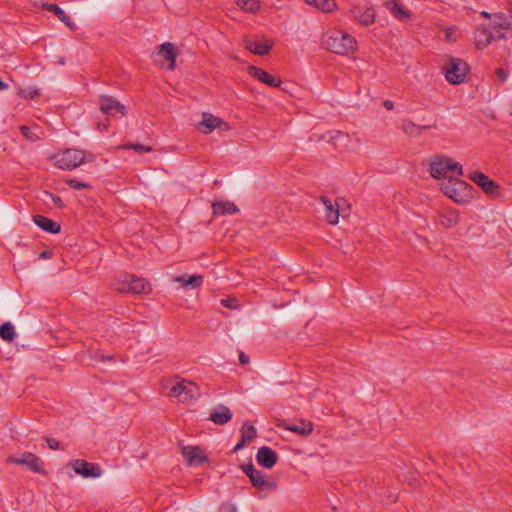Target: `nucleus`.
<instances>
[{"instance_id":"30","label":"nucleus","mask_w":512,"mask_h":512,"mask_svg":"<svg viewBox=\"0 0 512 512\" xmlns=\"http://www.w3.org/2000/svg\"><path fill=\"white\" fill-rule=\"evenodd\" d=\"M439 222L444 227H453L459 222V214L454 210H448L440 214Z\"/></svg>"},{"instance_id":"39","label":"nucleus","mask_w":512,"mask_h":512,"mask_svg":"<svg viewBox=\"0 0 512 512\" xmlns=\"http://www.w3.org/2000/svg\"><path fill=\"white\" fill-rule=\"evenodd\" d=\"M123 148L124 149H133L137 152H150L152 150V148L150 146H146L143 144H133V143L125 144V145H123Z\"/></svg>"},{"instance_id":"13","label":"nucleus","mask_w":512,"mask_h":512,"mask_svg":"<svg viewBox=\"0 0 512 512\" xmlns=\"http://www.w3.org/2000/svg\"><path fill=\"white\" fill-rule=\"evenodd\" d=\"M249 75L254 77L255 79L259 80L260 82L276 88L279 87L281 84L280 78L269 74L268 72L256 67V66H250L248 68Z\"/></svg>"},{"instance_id":"9","label":"nucleus","mask_w":512,"mask_h":512,"mask_svg":"<svg viewBox=\"0 0 512 512\" xmlns=\"http://www.w3.org/2000/svg\"><path fill=\"white\" fill-rule=\"evenodd\" d=\"M182 456L189 466H199L208 461L201 448L197 446H185L182 448Z\"/></svg>"},{"instance_id":"28","label":"nucleus","mask_w":512,"mask_h":512,"mask_svg":"<svg viewBox=\"0 0 512 512\" xmlns=\"http://www.w3.org/2000/svg\"><path fill=\"white\" fill-rule=\"evenodd\" d=\"M385 7L393 14L397 19L404 20L410 17V13L397 0H388L385 3Z\"/></svg>"},{"instance_id":"12","label":"nucleus","mask_w":512,"mask_h":512,"mask_svg":"<svg viewBox=\"0 0 512 512\" xmlns=\"http://www.w3.org/2000/svg\"><path fill=\"white\" fill-rule=\"evenodd\" d=\"M468 177L489 195H494L499 188V186L494 181L490 180L485 174L481 172H472Z\"/></svg>"},{"instance_id":"50","label":"nucleus","mask_w":512,"mask_h":512,"mask_svg":"<svg viewBox=\"0 0 512 512\" xmlns=\"http://www.w3.org/2000/svg\"><path fill=\"white\" fill-rule=\"evenodd\" d=\"M225 512H236V508L234 505L225 506Z\"/></svg>"},{"instance_id":"49","label":"nucleus","mask_w":512,"mask_h":512,"mask_svg":"<svg viewBox=\"0 0 512 512\" xmlns=\"http://www.w3.org/2000/svg\"><path fill=\"white\" fill-rule=\"evenodd\" d=\"M480 15H481L482 17H484V18H487V19H493V14H490V13H489V12H487V11H482V12L480 13Z\"/></svg>"},{"instance_id":"43","label":"nucleus","mask_w":512,"mask_h":512,"mask_svg":"<svg viewBox=\"0 0 512 512\" xmlns=\"http://www.w3.org/2000/svg\"><path fill=\"white\" fill-rule=\"evenodd\" d=\"M495 73L502 82H505L508 78V72L502 68H497Z\"/></svg>"},{"instance_id":"47","label":"nucleus","mask_w":512,"mask_h":512,"mask_svg":"<svg viewBox=\"0 0 512 512\" xmlns=\"http://www.w3.org/2000/svg\"><path fill=\"white\" fill-rule=\"evenodd\" d=\"M246 444V441H244L242 438L241 440L236 444V446L234 447L233 451L236 452L238 450H240L241 448H243Z\"/></svg>"},{"instance_id":"52","label":"nucleus","mask_w":512,"mask_h":512,"mask_svg":"<svg viewBox=\"0 0 512 512\" xmlns=\"http://www.w3.org/2000/svg\"><path fill=\"white\" fill-rule=\"evenodd\" d=\"M7 87L8 85L0 78V91L6 89Z\"/></svg>"},{"instance_id":"40","label":"nucleus","mask_w":512,"mask_h":512,"mask_svg":"<svg viewBox=\"0 0 512 512\" xmlns=\"http://www.w3.org/2000/svg\"><path fill=\"white\" fill-rule=\"evenodd\" d=\"M67 185L72 188V189H76V190H81V189H86L88 188V184L85 183V182H80L76 179H68L66 181Z\"/></svg>"},{"instance_id":"15","label":"nucleus","mask_w":512,"mask_h":512,"mask_svg":"<svg viewBox=\"0 0 512 512\" xmlns=\"http://www.w3.org/2000/svg\"><path fill=\"white\" fill-rule=\"evenodd\" d=\"M352 14L360 24L365 26L372 25L376 20L374 10L368 6H354Z\"/></svg>"},{"instance_id":"29","label":"nucleus","mask_w":512,"mask_h":512,"mask_svg":"<svg viewBox=\"0 0 512 512\" xmlns=\"http://www.w3.org/2000/svg\"><path fill=\"white\" fill-rule=\"evenodd\" d=\"M130 285L131 292L135 294L146 293L150 290L149 283L143 278L131 276Z\"/></svg>"},{"instance_id":"4","label":"nucleus","mask_w":512,"mask_h":512,"mask_svg":"<svg viewBox=\"0 0 512 512\" xmlns=\"http://www.w3.org/2000/svg\"><path fill=\"white\" fill-rule=\"evenodd\" d=\"M468 72V64L460 58H451L449 64L445 67L446 80L453 85L462 83Z\"/></svg>"},{"instance_id":"11","label":"nucleus","mask_w":512,"mask_h":512,"mask_svg":"<svg viewBox=\"0 0 512 512\" xmlns=\"http://www.w3.org/2000/svg\"><path fill=\"white\" fill-rule=\"evenodd\" d=\"M278 455L272 448L263 446L258 449L256 460L259 465L271 469L277 463Z\"/></svg>"},{"instance_id":"22","label":"nucleus","mask_w":512,"mask_h":512,"mask_svg":"<svg viewBox=\"0 0 512 512\" xmlns=\"http://www.w3.org/2000/svg\"><path fill=\"white\" fill-rule=\"evenodd\" d=\"M231 410L225 405H218L210 415V420L216 425H224L232 419Z\"/></svg>"},{"instance_id":"53","label":"nucleus","mask_w":512,"mask_h":512,"mask_svg":"<svg viewBox=\"0 0 512 512\" xmlns=\"http://www.w3.org/2000/svg\"><path fill=\"white\" fill-rule=\"evenodd\" d=\"M53 200L55 204L62 205V200L60 199V197H53Z\"/></svg>"},{"instance_id":"32","label":"nucleus","mask_w":512,"mask_h":512,"mask_svg":"<svg viewBox=\"0 0 512 512\" xmlns=\"http://www.w3.org/2000/svg\"><path fill=\"white\" fill-rule=\"evenodd\" d=\"M402 131L410 137H418L421 135V128L418 127L413 121L405 119L401 125Z\"/></svg>"},{"instance_id":"31","label":"nucleus","mask_w":512,"mask_h":512,"mask_svg":"<svg viewBox=\"0 0 512 512\" xmlns=\"http://www.w3.org/2000/svg\"><path fill=\"white\" fill-rule=\"evenodd\" d=\"M307 4L314 6L315 8L323 12H331L335 7L336 3L334 0H304Z\"/></svg>"},{"instance_id":"54","label":"nucleus","mask_w":512,"mask_h":512,"mask_svg":"<svg viewBox=\"0 0 512 512\" xmlns=\"http://www.w3.org/2000/svg\"><path fill=\"white\" fill-rule=\"evenodd\" d=\"M41 257H46V252H43V253L41 254Z\"/></svg>"},{"instance_id":"41","label":"nucleus","mask_w":512,"mask_h":512,"mask_svg":"<svg viewBox=\"0 0 512 512\" xmlns=\"http://www.w3.org/2000/svg\"><path fill=\"white\" fill-rule=\"evenodd\" d=\"M243 472L251 479L258 471L252 463H248L242 466Z\"/></svg>"},{"instance_id":"42","label":"nucleus","mask_w":512,"mask_h":512,"mask_svg":"<svg viewBox=\"0 0 512 512\" xmlns=\"http://www.w3.org/2000/svg\"><path fill=\"white\" fill-rule=\"evenodd\" d=\"M45 441L47 442L48 446L52 450H58L60 448V443L54 438H45Z\"/></svg>"},{"instance_id":"46","label":"nucleus","mask_w":512,"mask_h":512,"mask_svg":"<svg viewBox=\"0 0 512 512\" xmlns=\"http://www.w3.org/2000/svg\"><path fill=\"white\" fill-rule=\"evenodd\" d=\"M419 128H421V134L427 130V129H431V128H437V124H436V121L433 123V124H429V125H418Z\"/></svg>"},{"instance_id":"27","label":"nucleus","mask_w":512,"mask_h":512,"mask_svg":"<svg viewBox=\"0 0 512 512\" xmlns=\"http://www.w3.org/2000/svg\"><path fill=\"white\" fill-rule=\"evenodd\" d=\"M44 9L46 11H49L51 13H53L61 22H63L66 26L72 28L73 27V22L70 18V16H68L65 11L60 8L57 4H50V3H45L43 5Z\"/></svg>"},{"instance_id":"6","label":"nucleus","mask_w":512,"mask_h":512,"mask_svg":"<svg viewBox=\"0 0 512 512\" xmlns=\"http://www.w3.org/2000/svg\"><path fill=\"white\" fill-rule=\"evenodd\" d=\"M6 463H13L16 465L27 466L32 472L45 474L43 469V462L36 454L31 452H24L20 457L8 456Z\"/></svg>"},{"instance_id":"25","label":"nucleus","mask_w":512,"mask_h":512,"mask_svg":"<svg viewBox=\"0 0 512 512\" xmlns=\"http://www.w3.org/2000/svg\"><path fill=\"white\" fill-rule=\"evenodd\" d=\"M174 282L180 283L183 287L190 288V289H196L200 287L203 282L204 278L202 275H180L174 278Z\"/></svg>"},{"instance_id":"38","label":"nucleus","mask_w":512,"mask_h":512,"mask_svg":"<svg viewBox=\"0 0 512 512\" xmlns=\"http://www.w3.org/2000/svg\"><path fill=\"white\" fill-rule=\"evenodd\" d=\"M18 95L24 99H34L39 96V90L31 87L21 88L18 91Z\"/></svg>"},{"instance_id":"35","label":"nucleus","mask_w":512,"mask_h":512,"mask_svg":"<svg viewBox=\"0 0 512 512\" xmlns=\"http://www.w3.org/2000/svg\"><path fill=\"white\" fill-rule=\"evenodd\" d=\"M237 5L240 6L244 11L256 12L260 8L259 0H235Z\"/></svg>"},{"instance_id":"48","label":"nucleus","mask_w":512,"mask_h":512,"mask_svg":"<svg viewBox=\"0 0 512 512\" xmlns=\"http://www.w3.org/2000/svg\"><path fill=\"white\" fill-rule=\"evenodd\" d=\"M384 107L387 109V110H392L394 108V104L392 101L390 100H385L384 101Z\"/></svg>"},{"instance_id":"8","label":"nucleus","mask_w":512,"mask_h":512,"mask_svg":"<svg viewBox=\"0 0 512 512\" xmlns=\"http://www.w3.org/2000/svg\"><path fill=\"white\" fill-rule=\"evenodd\" d=\"M74 471L84 478H97L101 476V469L98 465L77 459L71 463Z\"/></svg>"},{"instance_id":"17","label":"nucleus","mask_w":512,"mask_h":512,"mask_svg":"<svg viewBox=\"0 0 512 512\" xmlns=\"http://www.w3.org/2000/svg\"><path fill=\"white\" fill-rule=\"evenodd\" d=\"M244 47L256 55L265 56L270 53L273 43L271 41L261 42L245 38Z\"/></svg>"},{"instance_id":"44","label":"nucleus","mask_w":512,"mask_h":512,"mask_svg":"<svg viewBox=\"0 0 512 512\" xmlns=\"http://www.w3.org/2000/svg\"><path fill=\"white\" fill-rule=\"evenodd\" d=\"M234 302L235 300L234 299H222L221 300V304L226 307V308H235L236 306L234 305Z\"/></svg>"},{"instance_id":"33","label":"nucleus","mask_w":512,"mask_h":512,"mask_svg":"<svg viewBox=\"0 0 512 512\" xmlns=\"http://www.w3.org/2000/svg\"><path fill=\"white\" fill-rule=\"evenodd\" d=\"M15 329L10 322H5L0 326V337L5 341H13L15 338Z\"/></svg>"},{"instance_id":"3","label":"nucleus","mask_w":512,"mask_h":512,"mask_svg":"<svg viewBox=\"0 0 512 512\" xmlns=\"http://www.w3.org/2000/svg\"><path fill=\"white\" fill-rule=\"evenodd\" d=\"M429 171L435 179H449V174L463 175L462 165L445 155L436 156L429 165Z\"/></svg>"},{"instance_id":"5","label":"nucleus","mask_w":512,"mask_h":512,"mask_svg":"<svg viewBox=\"0 0 512 512\" xmlns=\"http://www.w3.org/2000/svg\"><path fill=\"white\" fill-rule=\"evenodd\" d=\"M169 395L182 403L190 404L198 396V387L191 382H177L171 387Z\"/></svg>"},{"instance_id":"19","label":"nucleus","mask_w":512,"mask_h":512,"mask_svg":"<svg viewBox=\"0 0 512 512\" xmlns=\"http://www.w3.org/2000/svg\"><path fill=\"white\" fill-rule=\"evenodd\" d=\"M281 427L304 437L310 435L313 431V423L302 419L294 423H285Z\"/></svg>"},{"instance_id":"24","label":"nucleus","mask_w":512,"mask_h":512,"mask_svg":"<svg viewBox=\"0 0 512 512\" xmlns=\"http://www.w3.org/2000/svg\"><path fill=\"white\" fill-rule=\"evenodd\" d=\"M158 55L162 56L169 62L168 69L174 70L176 66V51L171 42L163 43L159 46Z\"/></svg>"},{"instance_id":"10","label":"nucleus","mask_w":512,"mask_h":512,"mask_svg":"<svg viewBox=\"0 0 512 512\" xmlns=\"http://www.w3.org/2000/svg\"><path fill=\"white\" fill-rule=\"evenodd\" d=\"M100 110L104 114L114 115L118 112L121 116L126 114L125 106L111 96H101L100 99Z\"/></svg>"},{"instance_id":"21","label":"nucleus","mask_w":512,"mask_h":512,"mask_svg":"<svg viewBox=\"0 0 512 512\" xmlns=\"http://www.w3.org/2000/svg\"><path fill=\"white\" fill-rule=\"evenodd\" d=\"M221 123V119L210 114V113H203L202 120L198 123L197 129L204 133L209 134L211 133L216 127H218Z\"/></svg>"},{"instance_id":"51","label":"nucleus","mask_w":512,"mask_h":512,"mask_svg":"<svg viewBox=\"0 0 512 512\" xmlns=\"http://www.w3.org/2000/svg\"><path fill=\"white\" fill-rule=\"evenodd\" d=\"M108 125H109V120H107V121H106L105 123H103V124H100V123H99V124H98V128H99V129H101V128H102L103 130H107Z\"/></svg>"},{"instance_id":"20","label":"nucleus","mask_w":512,"mask_h":512,"mask_svg":"<svg viewBox=\"0 0 512 512\" xmlns=\"http://www.w3.org/2000/svg\"><path fill=\"white\" fill-rule=\"evenodd\" d=\"M490 27L497 35L502 34L500 30H512V16L504 13H495L493 14V21Z\"/></svg>"},{"instance_id":"18","label":"nucleus","mask_w":512,"mask_h":512,"mask_svg":"<svg viewBox=\"0 0 512 512\" xmlns=\"http://www.w3.org/2000/svg\"><path fill=\"white\" fill-rule=\"evenodd\" d=\"M321 201L324 204L325 209H326L327 221L330 224H337L338 220H339V215H340V210H339L340 202L343 201V199H341V198L336 199V201H335L336 206H334L332 201L330 199H328L326 196H322Z\"/></svg>"},{"instance_id":"16","label":"nucleus","mask_w":512,"mask_h":512,"mask_svg":"<svg viewBox=\"0 0 512 512\" xmlns=\"http://www.w3.org/2000/svg\"><path fill=\"white\" fill-rule=\"evenodd\" d=\"M457 186L464 187L466 186V182L449 177L447 182L441 184V190L446 196L455 202H461L462 199L460 197V193L458 192Z\"/></svg>"},{"instance_id":"37","label":"nucleus","mask_w":512,"mask_h":512,"mask_svg":"<svg viewBox=\"0 0 512 512\" xmlns=\"http://www.w3.org/2000/svg\"><path fill=\"white\" fill-rule=\"evenodd\" d=\"M130 278L131 276H125L122 280L117 281L114 284L115 289L122 293L131 292Z\"/></svg>"},{"instance_id":"14","label":"nucleus","mask_w":512,"mask_h":512,"mask_svg":"<svg viewBox=\"0 0 512 512\" xmlns=\"http://www.w3.org/2000/svg\"><path fill=\"white\" fill-rule=\"evenodd\" d=\"M250 481L255 488L265 492H271L277 487V483L272 477L262 474L259 470L250 479Z\"/></svg>"},{"instance_id":"23","label":"nucleus","mask_w":512,"mask_h":512,"mask_svg":"<svg viewBox=\"0 0 512 512\" xmlns=\"http://www.w3.org/2000/svg\"><path fill=\"white\" fill-rule=\"evenodd\" d=\"M33 222L42 230L52 234L59 233L61 230L59 223L42 215L33 216Z\"/></svg>"},{"instance_id":"1","label":"nucleus","mask_w":512,"mask_h":512,"mask_svg":"<svg viewBox=\"0 0 512 512\" xmlns=\"http://www.w3.org/2000/svg\"><path fill=\"white\" fill-rule=\"evenodd\" d=\"M323 45L333 53L348 55L357 48V42L353 36L342 30H330L322 37Z\"/></svg>"},{"instance_id":"7","label":"nucleus","mask_w":512,"mask_h":512,"mask_svg":"<svg viewBox=\"0 0 512 512\" xmlns=\"http://www.w3.org/2000/svg\"><path fill=\"white\" fill-rule=\"evenodd\" d=\"M504 34L497 35L490 26H482L475 31V46L478 49L486 48L493 40L501 39Z\"/></svg>"},{"instance_id":"34","label":"nucleus","mask_w":512,"mask_h":512,"mask_svg":"<svg viewBox=\"0 0 512 512\" xmlns=\"http://www.w3.org/2000/svg\"><path fill=\"white\" fill-rule=\"evenodd\" d=\"M240 432H241V438L246 442L253 440L257 436L256 428L247 422H245L242 425Z\"/></svg>"},{"instance_id":"2","label":"nucleus","mask_w":512,"mask_h":512,"mask_svg":"<svg viewBox=\"0 0 512 512\" xmlns=\"http://www.w3.org/2000/svg\"><path fill=\"white\" fill-rule=\"evenodd\" d=\"M54 164L63 170H73L85 162L94 161L93 154H87L83 150L68 148L53 155Z\"/></svg>"},{"instance_id":"45","label":"nucleus","mask_w":512,"mask_h":512,"mask_svg":"<svg viewBox=\"0 0 512 512\" xmlns=\"http://www.w3.org/2000/svg\"><path fill=\"white\" fill-rule=\"evenodd\" d=\"M239 362L242 365H246V364L249 363V357L244 352H240V354H239Z\"/></svg>"},{"instance_id":"36","label":"nucleus","mask_w":512,"mask_h":512,"mask_svg":"<svg viewBox=\"0 0 512 512\" xmlns=\"http://www.w3.org/2000/svg\"><path fill=\"white\" fill-rule=\"evenodd\" d=\"M20 131L22 135L29 141L35 142L39 140V135L35 132V130L29 126L22 125L20 126Z\"/></svg>"},{"instance_id":"26","label":"nucleus","mask_w":512,"mask_h":512,"mask_svg":"<svg viewBox=\"0 0 512 512\" xmlns=\"http://www.w3.org/2000/svg\"><path fill=\"white\" fill-rule=\"evenodd\" d=\"M213 213L215 215L235 214L239 211L237 206L232 202L216 201L212 204Z\"/></svg>"}]
</instances>
